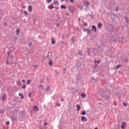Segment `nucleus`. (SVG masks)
Returning a JSON list of instances; mask_svg holds the SVG:
<instances>
[{
  "instance_id": "5701e85b",
  "label": "nucleus",
  "mask_w": 129,
  "mask_h": 129,
  "mask_svg": "<svg viewBox=\"0 0 129 129\" xmlns=\"http://www.w3.org/2000/svg\"><path fill=\"white\" fill-rule=\"evenodd\" d=\"M60 8H61V10H63V9H64V10H66V9H67L66 7H65L63 5H61Z\"/></svg>"
},
{
  "instance_id": "a878e982",
  "label": "nucleus",
  "mask_w": 129,
  "mask_h": 129,
  "mask_svg": "<svg viewBox=\"0 0 129 129\" xmlns=\"http://www.w3.org/2000/svg\"><path fill=\"white\" fill-rule=\"evenodd\" d=\"M30 83H31V80H27V85H29V84H30Z\"/></svg>"
},
{
  "instance_id": "13d9d810",
  "label": "nucleus",
  "mask_w": 129,
  "mask_h": 129,
  "mask_svg": "<svg viewBox=\"0 0 129 129\" xmlns=\"http://www.w3.org/2000/svg\"><path fill=\"white\" fill-rule=\"evenodd\" d=\"M79 22H80V18L79 19Z\"/></svg>"
},
{
  "instance_id": "c756f323",
  "label": "nucleus",
  "mask_w": 129,
  "mask_h": 129,
  "mask_svg": "<svg viewBox=\"0 0 129 129\" xmlns=\"http://www.w3.org/2000/svg\"><path fill=\"white\" fill-rule=\"evenodd\" d=\"M123 105L124 106H127V103L123 102Z\"/></svg>"
},
{
  "instance_id": "423d86ee",
  "label": "nucleus",
  "mask_w": 129,
  "mask_h": 129,
  "mask_svg": "<svg viewBox=\"0 0 129 129\" xmlns=\"http://www.w3.org/2000/svg\"><path fill=\"white\" fill-rule=\"evenodd\" d=\"M7 98V95L4 94L2 97V100L3 101H6V99Z\"/></svg>"
},
{
  "instance_id": "f257e3e1",
  "label": "nucleus",
  "mask_w": 129,
  "mask_h": 129,
  "mask_svg": "<svg viewBox=\"0 0 129 129\" xmlns=\"http://www.w3.org/2000/svg\"><path fill=\"white\" fill-rule=\"evenodd\" d=\"M84 31L85 32H87V34H88V35L91 34V30H90V29H84Z\"/></svg>"
},
{
  "instance_id": "79ce46f5",
  "label": "nucleus",
  "mask_w": 129,
  "mask_h": 129,
  "mask_svg": "<svg viewBox=\"0 0 129 129\" xmlns=\"http://www.w3.org/2000/svg\"><path fill=\"white\" fill-rule=\"evenodd\" d=\"M49 87L48 86L47 88L46 89V91H49Z\"/></svg>"
},
{
  "instance_id": "69168bd1",
  "label": "nucleus",
  "mask_w": 129,
  "mask_h": 129,
  "mask_svg": "<svg viewBox=\"0 0 129 129\" xmlns=\"http://www.w3.org/2000/svg\"><path fill=\"white\" fill-rule=\"evenodd\" d=\"M54 1H56V0H54Z\"/></svg>"
},
{
  "instance_id": "ddd939ff",
  "label": "nucleus",
  "mask_w": 129,
  "mask_h": 129,
  "mask_svg": "<svg viewBox=\"0 0 129 129\" xmlns=\"http://www.w3.org/2000/svg\"><path fill=\"white\" fill-rule=\"evenodd\" d=\"M54 5V4L52 3L51 4V6L49 7L50 10H53V9H54V6H53Z\"/></svg>"
},
{
  "instance_id": "58836bf2",
  "label": "nucleus",
  "mask_w": 129,
  "mask_h": 129,
  "mask_svg": "<svg viewBox=\"0 0 129 129\" xmlns=\"http://www.w3.org/2000/svg\"><path fill=\"white\" fill-rule=\"evenodd\" d=\"M7 54H8V57H10V51H8Z\"/></svg>"
},
{
  "instance_id": "412c9836",
  "label": "nucleus",
  "mask_w": 129,
  "mask_h": 129,
  "mask_svg": "<svg viewBox=\"0 0 129 129\" xmlns=\"http://www.w3.org/2000/svg\"><path fill=\"white\" fill-rule=\"evenodd\" d=\"M17 85H18V86L22 85V83L20 82V81H18L17 82Z\"/></svg>"
},
{
  "instance_id": "9d476101",
  "label": "nucleus",
  "mask_w": 129,
  "mask_h": 129,
  "mask_svg": "<svg viewBox=\"0 0 129 129\" xmlns=\"http://www.w3.org/2000/svg\"><path fill=\"white\" fill-rule=\"evenodd\" d=\"M35 111H39V108L37 106L34 107Z\"/></svg>"
},
{
  "instance_id": "393cba45",
  "label": "nucleus",
  "mask_w": 129,
  "mask_h": 129,
  "mask_svg": "<svg viewBox=\"0 0 129 129\" xmlns=\"http://www.w3.org/2000/svg\"><path fill=\"white\" fill-rule=\"evenodd\" d=\"M100 95H101V96L102 97H104V96H105L104 93H102L100 92Z\"/></svg>"
},
{
  "instance_id": "f3484780",
  "label": "nucleus",
  "mask_w": 129,
  "mask_h": 129,
  "mask_svg": "<svg viewBox=\"0 0 129 129\" xmlns=\"http://www.w3.org/2000/svg\"><path fill=\"white\" fill-rule=\"evenodd\" d=\"M85 114H86V111H83L81 113V115H85Z\"/></svg>"
},
{
  "instance_id": "a19ab883",
  "label": "nucleus",
  "mask_w": 129,
  "mask_h": 129,
  "mask_svg": "<svg viewBox=\"0 0 129 129\" xmlns=\"http://www.w3.org/2000/svg\"><path fill=\"white\" fill-rule=\"evenodd\" d=\"M22 82H23V83H26V80H22Z\"/></svg>"
},
{
  "instance_id": "4468645a",
  "label": "nucleus",
  "mask_w": 129,
  "mask_h": 129,
  "mask_svg": "<svg viewBox=\"0 0 129 129\" xmlns=\"http://www.w3.org/2000/svg\"><path fill=\"white\" fill-rule=\"evenodd\" d=\"M98 28H100L101 27H102V23L99 22L98 24Z\"/></svg>"
},
{
  "instance_id": "1a4fd4ad",
  "label": "nucleus",
  "mask_w": 129,
  "mask_h": 129,
  "mask_svg": "<svg viewBox=\"0 0 129 129\" xmlns=\"http://www.w3.org/2000/svg\"><path fill=\"white\" fill-rule=\"evenodd\" d=\"M81 96H82V97L83 98H86V94H84V93H82L81 94Z\"/></svg>"
},
{
  "instance_id": "473e14b6",
  "label": "nucleus",
  "mask_w": 129,
  "mask_h": 129,
  "mask_svg": "<svg viewBox=\"0 0 129 129\" xmlns=\"http://www.w3.org/2000/svg\"><path fill=\"white\" fill-rule=\"evenodd\" d=\"M57 106H58L59 107H61V104H60V103H57L56 104Z\"/></svg>"
},
{
  "instance_id": "20e7f679",
  "label": "nucleus",
  "mask_w": 129,
  "mask_h": 129,
  "mask_svg": "<svg viewBox=\"0 0 129 129\" xmlns=\"http://www.w3.org/2000/svg\"><path fill=\"white\" fill-rule=\"evenodd\" d=\"M76 107H77V111H79V110H80V109L81 108V106H80V105H79V104L77 105Z\"/></svg>"
},
{
  "instance_id": "72a5a7b5",
  "label": "nucleus",
  "mask_w": 129,
  "mask_h": 129,
  "mask_svg": "<svg viewBox=\"0 0 129 129\" xmlns=\"http://www.w3.org/2000/svg\"><path fill=\"white\" fill-rule=\"evenodd\" d=\"M51 2H52V0H47V2L48 3V4H50Z\"/></svg>"
},
{
  "instance_id": "a18cd8bd",
  "label": "nucleus",
  "mask_w": 129,
  "mask_h": 129,
  "mask_svg": "<svg viewBox=\"0 0 129 129\" xmlns=\"http://www.w3.org/2000/svg\"><path fill=\"white\" fill-rule=\"evenodd\" d=\"M97 64H99V63H100V61L98 60V61H97Z\"/></svg>"
},
{
  "instance_id": "6e6552de",
  "label": "nucleus",
  "mask_w": 129,
  "mask_h": 129,
  "mask_svg": "<svg viewBox=\"0 0 129 129\" xmlns=\"http://www.w3.org/2000/svg\"><path fill=\"white\" fill-rule=\"evenodd\" d=\"M28 8H29V9H28L29 12H32L33 11V7H32L31 6H29Z\"/></svg>"
},
{
  "instance_id": "09e8293b",
  "label": "nucleus",
  "mask_w": 129,
  "mask_h": 129,
  "mask_svg": "<svg viewBox=\"0 0 129 129\" xmlns=\"http://www.w3.org/2000/svg\"><path fill=\"white\" fill-rule=\"evenodd\" d=\"M66 3H67V4H68V0H65Z\"/></svg>"
},
{
  "instance_id": "b1692460",
  "label": "nucleus",
  "mask_w": 129,
  "mask_h": 129,
  "mask_svg": "<svg viewBox=\"0 0 129 129\" xmlns=\"http://www.w3.org/2000/svg\"><path fill=\"white\" fill-rule=\"evenodd\" d=\"M90 49L91 48H90V49H88V55H89V56H91V55H90Z\"/></svg>"
},
{
  "instance_id": "4be33fe9",
  "label": "nucleus",
  "mask_w": 129,
  "mask_h": 129,
  "mask_svg": "<svg viewBox=\"0 0 129 129\" xmlns=\"http://www.w3.org/2000/svg\"><path fill=\"white\" fill-rule=\"evenodd\" d=\"M56 43V41H55L54 40V39H51V44H52V45H54V44H55Z\"/></svg>"
},
{
  "instance_id": "864d4df0",
  "label": "nucleus",
  "mask_w": 129,
  "mask_h": 129,
  "mask_svg": "<svg viewBox=\"0 0 129 129\" xmlns=\"http://www.w3.org/2000/svg\"><path fill=\"white\" fill-rule=\"evenodd\" d=\"M44 125H47V122L44 123Z\"/></svg>"
},
{
  "instance_id": "603ef678",
  "label": "nucleus",
  "mask_w": 129,
  "mask_h": 129,
  "mask_svg": "<svg viewBox=\"0 0 129 129\" xmlns=\"http://www.w3.org/2000/svg\"><path fill=\"white\" fill-rule=\"evenodd\" d=\"M60 100H61L62 101H64V99H61Z\"/></svg>"
},
{
  "instance_id": "0e129e2a",
  "label": "nucleus",
  "mask_w": 129,
  "mask_h": 129,
  "mask_svg": "<svg viewBox=\"0 0 129 129\" xmlns=\"http://www.w3.org/2000/svg\"><path fill=\"white\" fill-rule=\"evenodd\" d=\"M117 105L116 104H115V105Z\"/></svg>"
},
{
  "instance_id": "dca6fc26",
  "label": "nucleus",
  "mask_w": 129,
  "mask_h": 129,
  "mask_svg": "<svg viewBox=\"0 0 129 129\" xmlns=\"http://www.w3.org/2000/svg\"><path fill=\"white\" fill-rule=\"evenodd\" d=\"M78 53L80 56H81L83 54V52L81 50H79Z\"/></svg>"
},
{
  "instance_id": "7ed1b4c3",
  "label": "nucleus",
  "mask_w": 129,
  "mask_h": 129,
  "mask_svg": "<svg viewBox=\"0 0 129 129\" xmlns=\"http://www.w3.org/2000/svg\"><path fill=\"white\" fill-rule=\"evenodd\" d=\"M52 56V52H49L47 54V57L48 58V59H51L49 57H51Z\"/></svg>"
},
{
  "instance_id": "49530a36",
  "label": "nucleus",
  "mask_w": 129,
  "mask_h": 129,
  "mask_svg": "<svg viewBox=\"0 0 129 129\" xmlns=\"http://www.w3.org/2000/svg\"><path fill=\"white\" fill-rule=\"evenodd\" d=\"M39 87H41L42 88H43V85H39Z\"/></svg>"
},
{
  "instance_id": "4d7b16f0",
  "label": "nucleus",
  "mask_w": 129,
  "mask_h": 129,
  "mask_svg": "<svg viewBox=\"0 0 129 129\" xmlns=\"http://www.w3.org/2000/svg\"><path fill=\"white\" fill-rule=\"evenodd\" d=\"M60 2H64V0H60Z\"/></svg>"
},
{
  "instance_id": "a211bd4d",
  "label": "nucleus",
  "mask_w": 129,
  "mask_h": 129,
  "mask_svg": "<svg viewBox=\"0 0 129 129\" xmlns=\"http://www.w3.org/2000/svg\"><path fill=\"white\" fill-rule=\"evenodd\" d=\"M11 119L12 121H17V118H14L13 117H11Z\"/></svg>"
},
{
  "instance_id": "0eeeda50",
  "label": "nucleus",
  "mask_w": 129,
  "mask_h": 129,
  "mask_svg": "<svg viewBox=\"0 0 129 129\" xmlns=\"http://www.w3.org/2000/svg\"><path fill=\"white\" fill-rule=\"evenodd\" d=\"M50 61L48 62L49 66H52L53 65V60L51 58H50Z\"/></svg>"
},
{
  "instance_id": "f8f14e48",
  "label": "nucleus",
  "mask_w": 129,
  "mask_h": 129,
  "mask_svg": "<svg viewBox=\"0 0 129 129\" xmlns=\"http://www.w3.org/2000/svg\"><path fill=\"white\" fill-rule=\"evenodd\" d=\"M88 5H89V2L86 1L84 3V6H85V7H87Z\"/></svg>"
},
{
  "instance_id": "e2e57ef3",
  "label": "nucleus",
  "mask_w": 129,
  "mask_h": 129,
  "mask_svg": "<svg viewBox=\"0 0 129 129\" xmlns=\"http://www.w3.org/2000/svg\"><path fill=\"white\" fill-rule=\"evenodd\" d=\"M121 39H122V38H123V37H121Z\"/></svg>"
},
{
  "instance_id": "052dcab7",
  "label": "nucleus",
  "mask_w": 129,
  "mask_h": 129,
  "mask_svg": "<svg viewBox=\"0 0 129 129\" xmlns=\"http://www.w3.org/2000/svg\"><path fill=\"white\" fill-rule=\"evenodd\" d=\"M99 104H102V103H99Z\"/></svg>"
},
{
  "instance_id": "2eb2a0df",
  "label": "nucleus",
  "mask_w": 129,
  "mask_h": 129,
  "mask_svg": "<svg viewBox=\"0 0 129 129\" xmlns=\"http://www.w3.org/2000/svg\"><path fill=\"white\" fill-rule=\"evenodd\" d=\"M19 96H21V98H22V99H24V94H21V93H20L19 94Z\"/></svg>"
},
{
  "instance_id": "c85d7f7f",
  "label": "nucleus",
  "mask_w": 129,
  "mask_h": 129,
  "mask_svg": "<svg viewBox=\"0 0 129 129\" xmlns=\"http://www.w3.org/2000/svg\"><path fill=\"white\" fill-rule=\"evenodd\" d=\"M16 32L17 35H19V34H20V30L17 29Z\"/></svg>"
},
{
  "instance_id": "ea45409f",
  "label": "nucleus",
  "mask_w": 129,
  "mask_h": 129,
  "mask_svg": "<svg viewBox=\"0 0 129 129\" xmlns=\"http://www.w3.org/2000/svg\"><path fill=\"white\" fill-rule=\"evenodd\" d=\"M58 1L57 2H54V4H55V5H57V4H58Z\"/></svg>"
},
{
  "instance_id": "bf43d9fd",
  "label": "nucleus",
  "mask_w": 129,
  "mask_h": 129,
  "mask_svg": "<svg viewBox=\"0 0 129 129\" xmlns=\"http://www.w3.org/2000/svg\"><path fill=\"white\" fill-rule=\"evenodd\" d=\"M63 74H65V71H63Z\"/></svg>"
},
{
  "instance_id": "5fc2aeb1",
  "label": "nucleus",
  "mask_w": 129,
  "mask_h": 129,
  "mask_svg": "<svg viewBox=\"0 0 129 129\" xmlns=\"http://www.w3.org/2000/svg\"><path fill=\"white\" fill-rule=\"evenodd\" d=\"M63 70H64V71H66V68L63 69Z\"/></svg>"
},
{
  "instance_id": "8fccbe9b",
  "label": "nucleus",
  "mask_w": 129,
  "mask_h": 129,
  "mask_svg": "<svg viewBox=\"0 0 129 129\" xmlns=\"http://www.w3.org/2000/svg\"><path fill=\"white\" fill-rule=\"evenodd\" d=\"M34 68H36V67H38V65H35L34 66Z\"/></svg>"
},
{
  "instance_id": "6e6d98bb",
  "label": "nucleus",
  "mask_w": 129,
  "mask_h": 129,
  "mask_svg": "<svg viewBox=\"0 0 129 129\" xmlns=\"http://www.w3.org/2000/svg\"><path fill=\"white\" fill-rule=\"evenodd\" d=\"M41 83H43V81H41Z\"/></svg>"
},
{
  "instance_id": "f704fd0d",
  "label": "nucleus",
  "mask_w": 129,
  "mask_h": 129,
  "mask_svg": "<svg viewBox=\"0 0 129 129\" xmlns=\"http://www.w3.org/2000/svg\"><path fill=\"white\" fill-rule=\"evenodd\" d=\"M24 14H25V15H28L29 13H28V12H27V11H24Z\"/></svg>"
},
{
  "instance_id": "cd10ccee",
  "label": "nucleus",
  "mask_w": 129,
  "mask_h": 129,
  "mask_svg": "<svg viewBox=\"0 0 129 129\" xmlns=\"http://www.w3.org/2000/svg\"><path fill=\"white\" fill-rule=\"evenodd\" d=\"M120 67H121V64H119L116 66V69H118Z\"/></svg>"
},
{
  "instance_id": "aec40b11",
  "label": "nucleus",
  "mask_w": 129,
  "mask_h": 129,
  "mask_svg": "<svg viewBox=\"0 0 129 129\" xmlns=\"http://www.w3.org/2000/svg\"><path fill=\"white\" fill-rule=\"evenodd\" d=\"M110 29L111 31H112V30H114V27H113V25H110Z\"/></svg>"
},
{
  "instance_id": "6ab92c4d",
  "label": "nucleus",
  "mask_w": 129,
  "mask_h": 129,
  "mask_svg": "<svg viewBox=\"0 0 129 129\" xmlns=\"http://www.w3.org/2000/svg\"><path fill=\"white\" fill-rule=\"evenodd\" d=\"M125 22L126 23H127V24H128L129 23V20H128V18H127V17H125Z\"/></svg>"
},
{
  "instance_id": "3c124183",
  "label": "nucleus",
  "mask_w": 129,
  "mask_h": 129,
  "mask_svg": "<svg viewBox=\"0 0 129 129\" xmlns=\"http://www.w3.org/2000/svg\"><path fill=\"white\" fill-rule=\"evenodd\" d=\"M4 25H5V26H8V24L7 23H5Z\"/></svg>"
},
{
  "instance_id": "c03bdc74",
  "label": "nucleus",
  "mask_w": 129,
  "mask_h": 129,
  "mask_svg": "<svg viewBox=\"0 0 129 129\" xmlns=\"http://www.w3.org/2000/svg\"><path fill=\"white\" fill-rule=\"evenodd\" d=\"M83 25H84V26H87V23H84L83 24Z\"/></svg>"
},
{
  "instance_id": "c9c22d12",
  "label": "nucleus",
  "mask_w": 129,
  "mask_h": 129,
  "mask_svg": "<svg viewBox=\"0 0 129 129\" xmlns=\"http://www.w3.org/2000/svg\"><path fill=\"white\" fill-rule=\"evenodd\" d=\"M32 45H33V43H32V42H29V45L30 46H32Z\"/></svg>"
},
{
  "instance_id": "f03ea898",
  "label": "nucleus",
  "mask_w": 129,
  "mask_h": 129,
  "mask_svg": "<svg viewBox=\"0 0 129 129\" xmlns=\"http://www.w3.org/2000/svg\"><path fill=\"white\" fill-rule=\"evenodd\" d=\"M92 30H94L95 33H96V32H97V28H96V26H95V25H93L92 26Z\"/></svg>"
},
{
  "instance_id": "9b49d317",
  "label": "nucleus",
  "mask_w": 129,
  "mask_h": 129,
  "mask_svg": "<svg viewBox=\"0 0 129 129\" xmlns=\"http://www.w3.org/2000/svg\"><path fill=\"white\" fill-rule=\"evenodd\" d=\"M122 124V125L121 126V128H124V125H125V122H123Z\"/></svg>"
},
{
  "instance_id": "e433bc0d",
  "label": "nucleus",
  "mask_w": 129,
  "mask_h": 129,
  "mask_svg": "<svg viewBox=\"0 0 129 129\" xmlns=\"http://www.w3.org/2000/svg\"><path fill=\"white\" fill-rule=\"evenodd\" d=\"M31 95H32V93H29V94H28V97H31Z\"/></svg>"
},
{
  "instance_id": "2f4dec72",
  "label": "nucleus",
  "mask_w": 129,
  "mask_h": 129,
  "mask_svg": "<svg viewBox=\"0 0 129 129\" xmlns=\"http://www.w3.org/2000/svg\"><path fill=\"white\" fill-rule=\"evenodd\" d=\"M26 85H24L23 87H22V89H26Z\"/></svg>"
},
{
  "instance_id": "37998d69",
  "label": "nucleus",
  "mask_w": 129,
  "mask_h": 129,
  "mask_svg": "<svg viewBox=\"0 0 129 129\" xmlns=\"http://www.w3.org/2000/svg\"><path fill=\"white\" fill-rule=\"evenodd\" d=\"M70 2L71 3H72V4H73V3H74V0H70Z\"/></svg>"
},
{
  "instance_id": "680f3d73",
  "label": "nucleus",
  "mask_w": 129,
  "mask_h": 129,
  "mask_svg": "<svg viewBox=\"0 0 129 129\" xmlns=\"http://www.w3.org/2000/svg\"><path fill=\"white\" fill-rule=\"evenodd\" d=\"M95 62H96V60H95V61H94V62H95Z\"/></svg>"
},
{
  "instance_id": "7c9ffc66",
  "label": "nucleus",
  "mask_w": 129,
  "mask_h": 129,
  "mask_svg": "<svg viewBox=\"0 0 129 129\" xmlns=\"http://www.w3.org/2000/svg\"><path fill=\"white\" fill-rule=\"evenodd\" d=\"M119 11V8L118 7H117L116 8V12H118Z\"/></svg>"
},
{
  "instance_id": "bb28decb",
  "label": "nucleus",
  "mask_w": 129,
  "mask_h": 129,
  "mask_svg": "<svg viewBox=\"0 0 129 129\" xmlns=\"http://www.w3.org/2000/svg\"><path fill=\"white\" fill-rule=\"evenodd\" d=\"M109 97V96H108V95L105 96V99H106V100H107L108 99Z\"/></svg>"
},
{
  "instance_id": "de8ad7c7",
  "label": "nucleus",
  "mask_w": 129,
  "mask_h": 129,
  "mask_svg": "<svg viewBox=\"0 0 129 129\" xmlns=\"http://www.w3.org/2000/svg\"><path fill=\"white\" fill-rule=\"evenodd\" d=\"M56 26H57V27H59V26H60V24H56Z\"/></svg>"
},
{
  "instance_id": "39448f33",
  "label": "nucleus",
  "mask_w": 129,
  "mask_h": 129,
  "mask_svg": "<svg viewBox=\"0 0 129 129\" xmlns=\"http://www.w3.org/2000/svg\"><path fill=\"white\" fill-rule=\"evenodd\" d=\"M81 119L82 121H87V118L85 116H82Z\"/></svg>"
},
{
  "instance_id": "4c0bfd02",
  "label": "nucleus",
  "mask_w": 129,
  "mask_h": 129,
  "mask_svg": "<svg viewBox=\"0 0 129 129\" xmlns=\"http://www.w3.org/2000/svg\"><path fill=\"white\" fill-rule=\"evenodd\" d=\"M6 124H8V125H10V121H7V122H6Z\"/></svg>"
}]
</instances>
